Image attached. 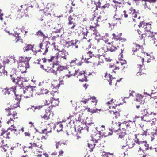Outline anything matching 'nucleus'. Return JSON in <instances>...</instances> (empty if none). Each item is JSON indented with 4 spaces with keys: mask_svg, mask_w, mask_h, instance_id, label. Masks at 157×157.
Wrapping results in <instances>:
<instances>
[{
    "mask_svg": "<svg viewBox=\"0 0 157 157\" xmlns=\"http://www.w3.org/2000/svg\"><path fill=\"white\" fill-rule=\"evenodd\" d=\"M35 86H29L23 88H16L15 86H13L10 88L4 89L2 92L4 95L6 96L15 95L16 97V99L18 100L21 99V97L22 96L27 98L35 95Z\"/></svg>",
    "mask_w": 157,
    "mask_h": 157,
    "instance_id": "1",
    "label": "nucleus"
},
{
    "mask_svg": "<svg viewBox=\"0 0 157 157\" xmlns=\"http://www.w3.org/2000/svg\"><path fill=\"white\" fill-rule=\"evenodd\" d=\"M30 59V57L21 56L19 57L17 61L18 68L22 73L26 72V69L29 68V62Z\"/></svg>",
    "mask_w": 157,
    "mask_h": 157,
    "instance_id": "2",
    "label": "nucleus"
},
{
    "mask_svg": "<svg viewBox=\"0 0 157 157\" xmlns=\"http://www.w3.org/2000/svg\"><path fill=\"white\" fill-rule=\"evenodd\" d=\"M19 101L17 102V103L13 105V106L11 105L10 107L6 108L5 110L8 112L7 115L8 116H11L10 117L12 119H15L18 118V116L17 115V113L15 110L14 109L17 108L19 106Z\"/></svg>",
    "mask_w": 157,
    "mask_h": 157,
    "instance_id": "3",
    "label": "nucleus"
},
{
    "mask_svg": "<svg viewBox=\"0 0 157 157\" xmlns=\"http://www.w3.org/2000/svg\"><path fill=\"white\" fill-rule=\"evenodd\" d=\"M14 75L13 74L11 75V79L13 82L19 86L20 87H18L23 88L28 86H26L25 87H24L23 82L27 81V80H26L25 78L22 77H17L16 78L15 77H14ZM30 86H31L30 85Z\"/></svg>",
    "mask_w": 157,
    "mask_h": 157,
    "instance_id": "4",
    "label": "nucleus"
},
{
    "mask_svg": "<svg viewBox=\"0 0 157 157\" xmlns=\"http://www.w3.org/2000/svg\"><path fill=\"white\" fill-rule=\"evenodd\" d=\"M112 112H113V114L115 115L114 117L113 118V120L112 121V124L113 126L114 127H112L111 128H109V130L110 131H115V128L117 127H118V126H120L121 124L118 122L117 123L118 120L117 118L118 117L120 116V114L119 113V111H113Z\"/></svg>",
    "mask_w": 157,
    "mask_h": 157,
    "instance_id": "5",
    "label": "nucleus"
},
{
    "mask_svg": "<svg viewBox=\"0 0 157 157\" xmlns=\"http://www.w3.org/2000/svg\"><path fill=\"white\" fill-rule=\"evenodd\" d=\"M142 116L140 117L142 121H146L149 122L151 119V112H149L147 109H145L142 111Z\"/></svg>",
    "mask_w": 157,
    "mask_h": 157,
    "instance_id": "6",
    "label": "nucleus"
},
{
    "mask_svg": "<svg viewBox=\"0 0 157 157\" xmlns=\"http://www.w3.org/2000/svg\"><path fill=\"white\" fill-rule=\"evenodd\" d=\"M95 19L96 20V22L95 23V22H94V24H95L96 25L94 26H90V29L91 30H93L94 31V30L95 29L94 27L96 26H98L99 25L98 23L101 21H102L103 20H104V19H103L102 18V17L100 16H99L98 17H96L95 16H93L92 18H90L91 20H94Z\"/></svg>",
    "mask_w": 157,
    "mask_h": 157,
    "instance_id": "7",
    "label": "nucleus"
},
{
    "mask_svg": "<svg viewBox=\"0 0 157 157\" xmlns=\"http://www.w3.org/2000/svg\"><path fill=\"white\" fill-rule=\"evenodd\" d=\"M14 121L13 119H12L11 118H10V119L8 121L7 124H12L13 125H11L10 127H9L8 129L7 130H10L11 131H14L16 132L17 131V129H16V127L14 126L13 125V122Z\"/></svg>",
    "mask_w": 157,
    "mask_h": 157,
    "instance_id": "8",
    "label": "nucleus"
},
{
    "mask_svg": "<svg viewBox=\"0 0 157 157\" xmlns=\"http://www.w3.org/2000/svg\"><path fill=\"white\" fill-rule=\"evenodd\" d=\"M52 98L53 99V100L51 102V103L52 104V107L49 106V109H48V110L49 111H50V110L52 109V108L53 107H55L58 106V104L59 103V101L58 99H55L53 98Z\"/></svg>",
    "mask_w": 157,
    "mask_h": 157,
    "instance_id": "9",
    "label": "nucleus"
},
{
    "mask_svg": "<svg viewBox=\"0 0 157 157\" xmlns=\"http://www.w3.org/2000/svg\"><path fill=\"white\" fill-rule=\"evenodd\" d=\"M99 133H97L95 135L92 134L93 136L92 137V141L94 142L97 143L100 140V132H99Z\"/></svg>",
    "mask_w": 157,
    "mask_h": 157,
    "instance_id": "10",
    "label": "nucleus"
},
{
    "mask_svg": "<svg viewBox=\"0 0 157 157\" xmlns=\"http://www.w3.org/2000/svg\"><path fill=\"white\" fill-rule=\"evenodd\" d=\"M88 31L87 29L85 27L82 28L80 33L81 35L82 36L83 39H86L87 36Z\"/></svg>",
    "mask_w": 157,
    "mask_h": 157,
    "instance_id": "11",
    "label": "nucleus"
},
{
    "mask_svg": "<svg viewBox=\"0 0 157 157\" xmlns=\"http://www.w3.org/2000/svg\"><path fill=\"white\" fill-rule=\"evenodd\" d=\"M148 38L151 43L154 44L157 43V37L153 35H149L148 36Z\"/></svg>",
    "mask_w": 157,
    "mask_h": 157,
    "instance_id": "12",
    "label": "nucleus"
},
{
    "mask_svg": "<svg viewBox=\"0 0 157 157\" xmlns=\"http://www.w3.org/2000/svg\"><path fill=\"white\" fill-rule=\"evenodd\" d=\"M96 127L95 126L94 123H89L88 124V126H87L86 128V129L88 131L89 128L90 129V130H91L92 129H94V130H92V131H93L94 132H95L96 131Z\"/></svg>",
    "mask_w": 157,
    "mask_h": 157,
    "instance_id": "13",
    "label": "nucleus"
},
{
    "mask_svg": "<svg viewBox=\"0 0 157 157\" xmlns=\"http://www.w3.org/2000/svg\"><path fill=\"white\" fill-rule=\"evenodd\" d=\"M72 70L73 72H74V71H75V73H74V76L76 75H77V76H78L85 74V71H80L79 69L75 70L74 68H72Z\"/></svg>",
    "mask_w": 157,
    "mask_h": 157,
    "instance_id": "14",
    "label": "nucleus"
},
{
    "mask_svg": "<svg viewBox=\"0 0 157 157\" xmlns=\"http://www.w3.org/2000/svg\"><path fill=\"white\" fill-rule=\"evenodd\" d=\"M136 101L140 102L141 104L144 103V102L142 101L143 96L139 94H136Z\"/></svg>",
    "mask_w": 157,
    "mask_h": 157,
    "instance_id": "15",
    "label": "nucleus"
},
{
    "mask_svg": "<svg viewBox=\"0 0 157 157\" xmlns=\"http://www.w3.org/2000/svg\"><path fill=\"white\" fill-rule=\"evenodd\" d=\"M121 16L117 14L116 13L113 17V21H119V24H120L121 23L122 20L121 18Z\"/></svg>",
    "mask_w": 157,
    "mask_h": 157,
    "instance_id": "16",
    "label": "nucleus"
},
{
    "mask_svg": "<svg viewBox=\"0 0 157 157\" xmlns=\"http://www.w3.org/2000/svg\"><path fill=\"white\" fill-rule=\"evenodd\" d=\"M140 145H141L142 147H145V149L146 150L148 149V147L149 145L146 141H141L140 143Z\"/></svg>",
    "mask_w": 157,
    "mask_h": 157,
    "instance_id": "17",
    "label": "nucleus"
},
{
    "mask_svg": "<svg viewBox=\"0 0 157 157\" xmlns=\"http://www.w3.org/2000/svg\"><path fill=\"white\" fill-rule=\"evenodd\" d=\"M133 124V122L130 121H128L124 122L123 124H121L123 125H125L127 128H131V125Z\"/></svg>",
    "mask_w": 157,
    "mask_h": 157,
    "instance_id": "18",
    "label": "nucleus"
},
{
    "mask_svg": "<svg viewBox=\"0 0 157 157\" xmlns=\"http://www.w3.org/2000/svg\"><path fill=\"white\" fill-rule=\"evenodd\" d=\"M62 41H63L64 43H65L66 45H68L67 46V47L68 48L69 47H71V46L74 44V42L75 41V40H72L68 42L66 41L65 40H62Z\"/></svg>",
    "mask_w": 157,
    "mask_h": 157,
    "instance_id": "19",
    "label": "nucleus"
},
{
    "mask_svg": "<svg viewBox=\"0 0 157 157\" xmlns=\"http://www.w3.org/2000/svg\"><path fill=\"white\" fill-rule=\"evenodd\" d=\"M68 26H70L71 25V24L75 23V19L72 18L71 16H69L68 18Z\"/></svg>",
    "mask_w": 157,
    "mask_h": 157,
    "instance_id": "20",
    "label": "nucleus"
},
{
    "mask_svg": "<svg viewBox=\"0 0 157 157\" xmlns=\"http://www.w3.org/2000/svg\"><path fill=\"white\" fill-rule=\"evenodd\" d=\"M33 46L30 44L27 45L23 48V50L24 52L31 50L32 49Z\"/></svg>",
    "mask_w": 157,
    "mask_h": 157,
    "instance_id": "21",
    "label": "nucleus"
},
{
    "mask_svg": "<svg viewBox=\"0 0 157 157\" xmlns=\"http://www.w3.org/2000/svg\"><path fill=\"white\" fill-rule=\"evenodd\" d=\"M62 144H63L64 145H67V143H66V141L65 142H63L62 141H59V142H56V148H58L59 145H61Z\"/></svg>",
    "mask_w": 157,
    "mask_h": 157,
    "instance_id": "22",
    "label": "nucleus"
},
{
    "mask_svg": "<svg viewBox=\"0 0 157 157\" xmlns=\"http://www.w3.org/2000/svg\"><path fill=\"white\" fill-rule=\"evenodd\" d=\"M63 125L61 123H58L56 126L57 131L59 132L61 131L63 128Z\"/></svg>",
    "mask_w": 157,
    "mask_h": 157,
    "instance_id": "23",
    "label": "nucleus"
},
{
    "mask_svg": "<svg viewBox=\"0 0 157 157\" xmlns=\"http://www.w3.org/2000/svg\"><path fill=\"white\" fill-rule=\"evenodd\" d=\"M57 59V56H52L50 59H46L45 58H44L43 59V60L44 62H46L48 61V62H52L54 59Z\"/></svg>",
    "mask_w": 157,
    "mask_h": 157,
    "instance_id": "24",
    "label": "nucleus"
},
{
    "mask_svg": "<svg viewBox=\"0 0 157 157\" xmlns=\"http://www.w3.org/2000/svg\"><path fill=\"white\" fill-rule=\"evenodd\" d=\"M49 92L46 89H41L40 90V94H39L38 95H40L41 94H46Z\"/></svg>",
    "mask_w": 157,
    "mask_h": 157,
    "instance_id": "25",
    "label": "nucleus"
},
{
    "mask_svg": "<svg viewBox=\"0 0 157 157\" xmlns=\"http://www.w3.org/2000/svg\"><path fill=\"white\" fill-rule=\"evenodd\" d=\"M136 31H137V32L138 33V35H139V37L140 39H143L144 38V36H145V34H142L140 30L138 29L137 30H136Z\"/></svg>",
    "mask_w": 157,
    "mask_h": 157,
    "instance_id": "26",
    "label": "nucleus"
},
{
    "mask_svg": "<svg viewBox=\"0 0 157 157\" xmlns=\"http://www.w3.org/2000/svg\"><path fill=\"white\" fill-rule=\"evenodd\" d=\"M13 16L11 14H9L8 15L6 16L5 17V18L6 19V21L5 20L4 21V23L5 25H6L7 24V22L8 21V18H9L10 19H12Z\"/></svg>",
    "mask_w": 157,
    "mask_h": 157,
    "instance_id": "27",
    "label": "nucleus"
},
{
    "mask_svg": "<svg viewBox=\"0 0 157 157\" xmlns=\"http://www.w3.org/2000/svg\"><path fill=\"white\" fill-rule=\"evenodd\" d=\"M112 77V75H111L110 74H109L108 75L107 77L109 78V79H108V82H109V85H112V81L113 80V79H115V78H111Z\"/></svg>",
    "mask_w": 157,
    "mask_h": 157,
    "instance_id": "28",
    "label": "nucleus"
},
{
    "mask_svg": "<svg viewBox=\"0 0 157 157\" xmlns=\"http://www.w3.org/2000/svg\"><path fill=\"white\" fill-rule=\"evenodd\" d=\"M13 35L16 37V42L20 40V39L19 38V34L17 32H14V33L13 34Z\"/></svg>",
    "mask_w": 157,
    "mask_h": 157,
    "instance_id": "29",
    "label": "nucleus"
},
{
    "mask_svg": "<svg viewBox=\"0 0 157 157\" xmlns=\"http://www.w3.org/2000/svg\"><path fill=\"white\" fill-rule=\"evenodd\" d=\"M66 68L65 67L59 66L57 67V71L59 72L63 71L64 70H65Z\"/></svg>",
    "mask_w": 157,
    "mask_h": 157,
    "instance_id": "30",
    "label": "nucleus"
},
{
    "mask_svg": "<svg viewBox=\"0 0 157 157\" xmlns=\"http://www.w3.org/2000/svg\"><path fill=\"white\" fill-rule=\"evenodd\" d=\"M36 35L38 36H42L43 38H46V36H45V35L43 34V33L40 30L38 32L36 33Z\"/></svg>",
    "mask_w": 157,
    "mask_h": 157,
    "instance_id": "31",
    "label": "nucleus"
},
{
    "mask_svg": "<svg viewBox=\"0 0 157 157\" xmlns=\"http://www.w3.org/2000/svg\"><path fill=\"white\" fill-rule=\"evenodd\" d=\"M73 72H74L72 70V71H69V74L66 75L64 77H67L69 78L71 76H72L74 75ZM63 77L64 78V77Z\"/></svg>",
    "mask_w": 157,
    "mask_h": 157,
    "instance_id": "32",
    "label": "nucleus"
},
{
    "mask_svg": "<svg viewBox=\"0 0 157 157\" xmlns=\"http://www.w3.org/2000/svg\"><path fill=\"white\" fill-rule=\"evenodd\" d=\"M50 44L48 42L46 44L45 47V51L43 53V54H46V53H47L48 52V48L49 47Z\"/></svg>",
    "mask_w": 157,
    "mask_h": 157,
    "instance_id": "33",
    "label": "nucleus"
},
{
    "mask_svg": "<svg viewBox=\"0 0 157 157\" xmlns=\"http://www.w3.org/2000/svg\"><path fill=\"white\" fill-rule=\"evenodd\" d=\"M126 135V133L124 130H123L121 133L119 135V137L121 139L123 138Z\"/></svg>",
    "mask_w": 157,
    "mask_h": 157,
    "instance_id": "34",
    "label": "nucleus"
},
{
    "mask_svg": "<svg viewBox=\"0 0 157 157\" xmlns=\"http://www.w3.org/2000/svg\"><path fill=\"white\" fill-rule=\"evenodd\" d=\"M42 107V106H33L31 107V109L33 110L34 111H35V110L37 109H40L41 107Z\"/></svg>",
    "mask_w": 157,
    "mask_h": 157,
    "instance_id": "35",
    "label": "nucleus"
},
{
    "mask_svg": "<svg viewBox=\"0 0 157 157\" xmlns=\"http://www.w3.org/2000/svg\"><path fill=\"white\" fill-rule=\"evenodd\" d=\"M7 63H9V62L10 61H12L13 63H15V62L14 57H12L11 58L10 57L9 59H7Z\"/></svg>",
    "mask_w": 157,
    "mask_h": 157,
    "instance_id": "36",
    "label": "nucleus"
},
{
    "mask_svg": "<svg viewBox=\"0 0 157 157\" xmlns=\"http://www.w3.org/2000/svg\"><path fill=\"white\" fill-rule=\"evenodd\" d=\"M147 27L145 28V30L147 31H149L151 30V25L149 23L146 24Z\"/></svg>",
    "mask_w": 157,
    "mask_h": 157,
    "instance_id": "37",
    "label": "nucleus"
},
{
    "mask_svg": "<svg viewBox=\"0 0 157 157\" xmlns=\"http://www.w3.org/2000/svg\"><path fill=\"white\" fill-rule=\"evenodd\" d=\"M77 41L76 40L74 42V44H73L72 46L71 47L74 49H77L78 48V45L77 44Z\"/></svg>",
    "mask_w": 157,
    "mask_h": 157,
    "instance_id": "38",
    "label": "nucleus"
},
{
    "mask_svg": "<svg viewBox=\"0 0 157 157\" xmlns=\"http://www.w3.org/2000/svg\"><path fill=\"white\" fill-rule=\"evenodd\" d=\"M76 23H73L70 26H68V28L71 29H75V27L76 26Z\"/></svg>",
    "mask_w": 157,
    "mask_h": 157,
    "instance_id": "39",
    "label": "nucleus"
},
{
    "mask_svg": "<svg viewBox=\"0 0 157 157\" xmlns=\"http://www.w3.org/2000/svg\"><path fill=\"white\" fill-rule=\"evenodd\" d=\"M30 144L32 145V147H40V148H41L42 146V145H41L40 146H39V145H37L36 144L34 143L33 144H32L31 143H30Z\"/></svg>",
    "mask_w": 157,
    "mask_h": 157,
    "instance_id": "40",
    "label": "nucleus"
},
{
    "mask_svg": "<svg viewBox=\"0 0 157 157\" xmlns=\"http://www.w3.org/2000/svg\"><path fill=\"white\" fill-rule=\"evenodd\" d=\"M89 100H91V101L93 103H97V100L95 97L93 96L90 98H89Z\"/></svg>",
    "mask_w": 157,
    "mask_h": 157,
    "instance_id": "41",
    "label": "nucleus"
},
{
    "mask_svg": "<svg viewBox=\"0 0 157 157\" xmlns=\"http://www.w3.org/2000/svg\"><path fill=\"white\" fill-rule=\"evenodd\" d=\"M108 34H106V35L105 36L102 37L103 40H104L106 43L108 42L109 41L108 39H106V37H107V36H108Z\"/></svg>",
    "mask_w": 157,
    "mask_h": 157,
    "instance_id": "42",
    "label": "nucleus"
},
{
    "mask_svg": "<svg viewBox=\"0 0 157 157\" xmlns=\"http://www.w3.org/2000/svg\"><path fill=\"white\" fill-rule=\"evenodd\" d=\"M135 12V9L132 8H131L129 10V13L130 14L132 15Z\"/></svg>",
    "mask_w": 157,
    "mask_h": 157,
    "instance_id": "43",
    "label": "nucleus"
},
{
    "mask_svg": "<svg viewBox=\"0 0 157 157\" xmlns=\"http://www.w3.org/2000/svg\"><path fill=\"white\" fill-rule=\"evenodd\" d=\"M0 73L2 74L3 73L4 75H6L7 72L4 70V69H2V68H1V69H0Z\"/></svg>",
    "mask_w": 157,
    "mask_h": 157,
    "instance_id": "44",
    "label": "nucleus"
},
{
    "mask_svg": "<svg viewBox=\"0 0 157 157\" xmlns=\"http://www.w3.org/2000/svg\"><path fill=\"white\" fill-rule=\"evenodd\" d=\"M157 136V133L155 132V133H153L152 134V136H151V141H153L155 139V138Z\"/></svg>",
    "mask_w": 157,
    "mask_h": 157,
    "instance_id": "45",
    "label": "nucleus"
},
{
    "mask_svg": "<svg viewBox=\"0 0 157 157\" xmlns=\"http://www.w3.org/2000/svg\"><path fill=\"white\" fill-rule=\"evenodd\" d=\"M79 81L80 82H83L84 81H87V79L86 77L85 76V75H84V78H82V79H79Z\"/></svg>",
    "mask_w": 157,
    "mask_h": 157,
    "instance_id": "46",
    "label": "nucleus"
},
{
    "mask_svg": "<svg viewBox=\"0 0 157 157\" xmlns=\"http://www.w3.org/2000/svg\"><path fill=\"white\" fill-rule=\"evenodd\" d=\"M95 145V144L94 143L93 145L91 143L90 144L89 143H88V146L89 148H90L91 149H92L94 148Z\"/></svg>",
    "mask_w": 157,
    "mask_h": 157,
    "instance_id": "47",
    "label": "nucleus"
},
{
    "mask_svg": "<svg viewBox=\"0 0 157 157\" xmlns=\"http://www.w3.org/2000/svg\"><path fill=\"white\" fill-rule=\"evenodd\" d=\"M7 132V130L6 131L3 129H2L1 130V132L0 133V136H3L5 133L6 132Z\"/></svg>",
    "mask_w": 157,
    "mask_h": 157,
    "instance_id": "48",
    "label": "nucleus"
},
{
    "mask_svg": "<svg viewBox=\"0 0 157 157\" xmlns=\"http://www.w3.org/2000/svg\"><path fill=\"white\" fill-rule=\"evenodd\" d=\"M117 47H119L117 46V47H114V46H112L110 49V51L111 52L115 51L116 49H117Z\"/></svg>",
    "mask_w": 157,
    "mask_h": 157,
    "instance_id": "49",
    "label": "nucleus"
},
{
    "mask_svg": "<svg viewBox=\"0 0 157 157\" xmlns=\"http://www.w3.org/2000/svg\"><path fill=\"white\" fill-rule=\"evenodd\" d=\"M42 118H43L45 119L48 120L49 118V115L48 114H45L44 116L41 117Z\"/></svg>",
    "mask_w": 157,
    "mask_h": 157,
    "instance_id": "50",
    "label": "nucleus"
},
{
    "mask_svg": "<svg viewBox=\"0 0 157 157\" xmlns=\"http://www.w3.org/2000/svg\"><path fill=\"white\" fill-rule=\"evenodd\" d=\"M135 145V144L133 142H131L130 144L128 145V147L129 148H132L134 147Z\"/></svg>",
    "mask_w": 157,
    "mask_h": 157,
    "instance_id": "51",
    "label": "nucleus"
},
{
    "mask_svg": "<svg viewBox=\"0 0 157 157\" xmlns=\"http://www.w3.org/2000/svg\"><path fill=\"white\" fill-rule=\"evenodd\" d=\"M87 55L90 56V57H91L92 56H94V55L93 54L92 52L91 51H89L88 52H87Z\"/></svg>",
    "mask_w": 157,
    "mask_h": 157,
    "instance_id": "52",
    "label": "nucleus"
},
{
    "mask_svg": "<svg viewBox=\"0 0 157 157\" xmlns=\"http://www.w3.org/2000/svg\"><path fill=\"white\" fill-rule=\"evenodd\" d=\"M49 10V8H44V6L43 7H42L41 6L40 7V10H44L45 12V11H48V10Z\"/></svg>",
    "mask_w": 157,
    "mask_h": 157,
    "instance_id": "53",
    "label": "nucleus"
},
{
    "mask_svg": "<svg viewBox=\"0 0 157 157\" xmlns=\"http://www.w3.org/2000/svg\"><path fill=\"white\" fill-rule=\"evenodd\" d=\"M148 133V132L147 131H144L140 135H142L143 136H146L147 134Z\"/></svg>",
    "mask_w": 157,
    "mask_h": 157,
    "instance_id": "54",
    "label": "nucleus"
},
{
    "mask_svg": "<svg viewBox=\"0 0 157 157\" xmlns=\"http://www.w3.org/2000/svg\"><path fill=\"white\" fill-rule=\"evenodd\" d=\"M101 110H98L97 109H91V112L92 113H96L98 112V111H100Z\"/></svg>",
    "mask_w": 157,
    "mask_h": 157,
    "instance_id": "55",
    "label": "nucleus"
},
{
    "mask_svg": "<svg viewBox=\"0 0 157 157\" xmlns=\"http://www.w3.org/2000/svg\"><path fill=\"white\" fill-rule=\"evenodd\" d=\"M121 65H123L125 64H126L127 62L126 60H121Z\"/></svg>",
    "mask_w": 157,
    "mask_h": 157,
    "instance_id": "56",
    "label": "nucleus"
},
{
    "mask_svg": "<svg viewBox=\"0 0 157 157\" xmlns=\"http://www.w3.org/2000/svg\"><path fill=\"white\" fill-rule=\"evenodd\" d=\"M57 71H57V70L56 71L53 69H52L51 70V72L54 74L55 75H56L57 74Z\"/></svg>",
    "mask_w": 157,
    "mask_h": 157,
    "instance_id": "57",
    "label": "nucleus"
},
{
    "mask_svg": "<svg viewBox=\"0 0 157 157\" xmlns=\"http://www.w3.org/2000/svg\"><path fill=\"white\" fill-rule=\"evenodd\" d=\"M3 140L0 138V147H2L4 145H3Z\"/></svg>",
    "mask_w": 157,
    "mask_h": 157,
    "instance_id": "58",
    "label": "nucleus"
},
{
    "mask_svg": "<svg viewBox=\"0 0 157 157\" xmlns=\"http://www.w3.org/2000/svg\"><path fill=\"white\" fill-rule=\"evenodd\" d=\"M43 46V43H40L39 44V47L40 48V50L39 51L40 52L41 51V50L43 49V48H42Z\"/></svg>",
    "mask_w": 157,
    "mask_h": 157,
    "instance_id": "59",
    "label": "nucleus"
},
{
    "mask_svg": "<svg viewBox=\"0 0 157 157\" xmlns=\"http://www.w3.org/2000/svg\"><path fill=\"white\" fill-rule=\"evenodd\" d=\"M63 154V151L62 150L60 151H59V154L58 155V157H60V156H62Z\"/></svg>",
    "mask_w": 157,
    "mask_h": 157,
    "instance_id": "60",
    "label": "nucleus"
},
{
    "mask_svg": "<svg viewBox=\"0 0 157 157\" xmlns=\"http://www.w3.org/2000/svg\"><path fill=\"white\" fill-rule=\"evenodd\" d=\"M89 101V98L87 99H85L84 100H82L81 101V102H82L85 104H86V103L87 102V101Z\"/></svg>",
    "mask_w": 157,
    "mask_h": 157,
    "instance_id": "61",
    "label": "nucleus"
},
{
    "mask_svg": "<svg viewBox=\"0 0 157 157\" xmlns=\"http://www.w3.org/2000/svg\"><path fill=\"white\" fill-rule=\"evenodd\" d=\"M123 15L124 17L125 18H126L128 17V14H126V12L125 11H123Z\"/></svg>",
    "mask_w": 157,
    "mask_h": 157,
    "instance_id": "62",
    "label": "nucleus"
},
{
    "mask_svg": "<svg viewBox=\"0 0 157 157\" xmlns=\"http://www.w3.org/2000/svg\"><path fill=\"white\" fill-rule=\"evenodd\" d=\"M134 141L139 145H140V142H141V141H139V140L137 139L136 140H135Z\"/></svg>",
    "mask_w": 157,
    "mask_h": 157,
    "instance_id": "63",
    "label": "nucleus"
},
{
    "mask_svg": "<svg viewBox=\"0 0 157 157\" xmlns=\"http://www.w3.org/2000/svg\"><path fill=\"white\" fill-rule=\"evenodd\" d=\"M132 17H134V18H136L137 17V13H136L135 12L134 13H133L132 15Z\"/></svg>",
    "mask_w": 157,
    "mask_h": 157,
    "instance_id": "64",
    "label": "nucleus"
}]
</instances>
